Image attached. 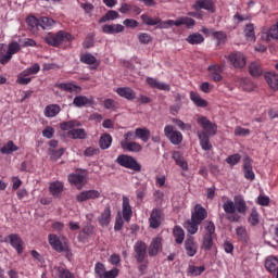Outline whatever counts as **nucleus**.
Segmentation results:
<instances>
[{"label": "nucleus", "instance_id": "nucleus-48", "mask_svg": "<svg viewBox=\"0 0 278 278\" xmlns=\"http://www.w3.org/2000/svg\"><path fill=\"white\" fill-rule=\"evenodd\" d=\"M141 21L144 25H149V26H155V25H160L161 23V18L160 17H151L148 14H142L141 15Z\"/></svg>", "mask_w": 278, "mask_h": 278}, {"label": "nucleus", "instance_id": "nucleus-39", "mask_svg": "<svg viewBox=\"0 0 278 278\" xmlns=\"http://www.w3.org/2000/svg\"><path fill=\"white\" fill-rule=\"evenodd\" d=\"M112 140H113L112 135L108 132L102 134L99 139L100 149H102L103 151H105L106 149H110V147H112Z\"/></svg>", "mask_w": 278, "mask_h": 278}, {"label": "nucleus", "instance_id": "nucleus-60", "mask_svg": "<svg viewBox=\"0 0 278 278\" xmlns=\"http://www.w3.org/2000/svg\"><path fill=\"white\" fill-rule=\"evenodd\" d=\"M138 40L141 45H149L153 40V37L149 33H141L138 35Z\"/></svg>", "mask_w": 278, "mask_h": 278}, {"label": "nucleus", "instance_id": "nucleus-38", "mask_svg": "<svg viewBox=\"0 0 278 278\" xmlns=\"http://www.w3.org/2000/svg\"><path fill=\"white\" fill-rule=\"evenodd\" d=\"M265 79L271 90H278V75L275 72L266 73Z\"/></svg>", "mask_w": 278, "mask_h": 278}, {"label": "nucleus", "instance_id": "nucleus-40", "mask_svg": "<svg viewBox=\"0 0 278 278\" xmlns=\"http://www.w3.org/2000/svg\"><path fill=\"white\" fill-rule=\"evenodd\" d=\"M190 100L197 105V108H207V101L201 98L199 92L191 91Z\"/></svg>", "mask_w": 278, "mask_h": 278}, {"label": "nucleus", "instance_id": "nucleus-53", "mask_svg": "<svg viewBox=\"0 0 278 278\" xmlns=\"http://www.w3.org/2000/svg\"><path fill=\"white\" fill-rule=\"evenodd\" d=\"M75 127H79V122L68 121L60 124V129H62V131H68V129H75Z\"/></svg>", "mask_w": 278, "mask_h": 278}, {"label": "nucleus", "instance_id": "nucleus-57", "mask_svg": "<svg viewBox=\"0 0 278 278\" xmlns=\"http://www.w3.org/2000/svg\"><path fill=\"white\" fill-rule=\"evenodd\" d=\"M212 36L213 38H215V40H217V45H223V42H225V40H227V34H225V31H212Z\"/></svg>", "mask_w": 278, "mask_h": 278}, {"label": "nucleus", "instance_id": "nucleus-10", "mask_svg": "<svg viewBox=\"0 0 278 278\" xmlns=\"http://www.w3.org/2000/svg\"><path fill=\"white\" fill-rule=\"evenodd\" d=\"M164 134L172 144H181L184 141V135L179 130H175L170 125L165 126Z\"/></svg>", "mask_w": 278, "mask_h": 278}, {"label": "nucleus", "instance_id": "nucleus-1", "mask_svg": "<svg viewBox=\"0 0 278 278\" xmlns=\"http://www.w3.org/2000/svg\"><path fill=\"white\" fill-rule=\"evenodd\" d=\"M198 125L202 127V131H198V138L200 141V147L203 151H212V142H210V136H216L218 131V126L212 121L207 119L205 116H199L197 119Z\"/></svg>", "mask_w": 278, "mask_h": 278}, {"label": "nucleus", "instance_id": "nucleus-35", "mask_svg": "<svg viewBox=\"0 0 278 278\" xmlns=\"http://www.w3.org/2000/svg\"><path fill=\"white\" fill-rule=\"evenodd\" d=\"M62 112V108L59 104H50L45 108L43 114L47 118H54Z\"/></svg>", "mask_w": 278, "mask_h": 278}, {"label": "nucleus", "instance_id": "nucleus-23", "mask_svg": "<svg viewBox=\"0 0 278 278\" xmlns=\"http://www.w3.org/2000/svg\"><path fill=\"white\" fill-rule=\"evenodd\" d=\"M98 222L101 225V227H108L110 223L112 222V208L110 205H106L103 210V212L98 217Z\"/></svg>", "mask_w": 278, "mask_h": 278}, {"label": "nucleus", "instance_id": "nucleus-62", "mask_svg": "<svg viewBox=\"0 0 278 278\" xmlns=\"http://www.w3.org/2000/svg\"><path fill=\"white\" fill-rule=\"evenodd\" d=\"M54 135H55V129L53 127H51V126H47L42 130L43 138H48L49 140H51V138H53Z\"/></svg>", "mask_w": 278, "mask_h": 278}, {"label": "nucleus", "instance_id": "nucleus-42", "mask_svg": "<svg viewBox=\"0 0 278 278\" xmlns=\"http://www.w3.org/2000/svg\"><path fill=\"white\" fill-rule=\"evenodd\" d=\"M265 268L268 273H276L278 270V258L269 256L265 261Z\"/></svg>", "mask_w": 278, "mask_h": 278}, {"label": "nucleus", "instance_id": "nucleus-49", "mask_svg": "<svg viewBox=\"0 0 278 278\" xmlns=\"http://www.w3.org/2000/svg\"><path fill=\"white\" fill-rule=\"evenodd\" d=\"M108 269H105V265L101 262L96 263L94 265V274L97 278H105V274Z\"/></svg>", "mask_w": 278, "mask_h": 278}, {"label": "nucleus", "instance_id": "nucleus-4", "mask_svg": "<svg viewBox=\"0 0 278 278\" xmlns=\"http://www.w3.org/2000/svg\"><path fill=\"white\" fill-rule=\"evenodd\" d=\"M173 25H175L176 27H181V25H185L188 29H190V28L194 27V25H197V21H194V18L188 17V16H181L176 21L167 20V21L163 22L161 20V22L157 25V28L159 29H169V27H173Z\"/></svg>", "mask_w": 278, "mask_h": 278}, {"label": "nucleus", "instance_id": "nucleus-29", "mask_svg": "<svg viewBox=\"0 0 278 278\" xmlns=\"http://www.w3.org/2000/svg\"><path fill=\"white\" fill-rule=\"evenodd\" d=\"M93 103H94V100L86 96H76L73 100V105L75 108H86L88 105H92Z\"/></svg>", "mask_w": 278, "mask_h": 278}, {"label": "nucleus", "instance_id": "nucleus-12", "mask_svg": "<svg viewBox=\"0 0 278 278\" xmlns=\"http://www.w3.org/2000/svg\"><path fill=\"white\" fill-rule=\"evenodd\" d=\"M228 60L235 68H244L247 66V58L242 52L230 53Z\"/></svg>", "mask_w": 278, "mask_h": 278}, {"label": "nucleus", "instance_id": "nucleus-58", "mask_svg": "<svg viewBox=\"0 0 278 278\" xmlns=\"http://www.w3.org/2000/svg\"><path fill=\"white\" fill-rule=\"evenodd\" d=\"M12 56L16 55L21 51V45L16 41H12L9 43L8 50H7Z\"/></svg>", "mask_w": 278, "mask_h": 278}, {"label": "nucleus", "instance_id": "nucleus-7", "mask_svg": "<svg viewBox=\"0 0 278 278\" xmlns=\"http://www.w3.org/2000/svg\"><path fill=\"white\" fill-rule=\"evenodd\" d=\"M38 73H40V64L35 63L18 74L16 84L20 86H27L28 84H31V75H38Z\"/></svg>", "mask_w": 278, "mask_h": 278}, {"label": "nucleus", "instance_id": "nucleus-25", "mask_svg": "<svg viewBox=\"0 0 278 278\" xmlns=\"http://www.w3.org/2000/svg\"><path fill=\"white\" fill-rule=\"evenodd\" d=\"M160 251H162V238L156 237L150 243V245L148 248V253H149L150 257H155V255H157V253H160Z\"/></svg>", "mask_w": 278, "mask_h": 278}, {"label": "nucleus", "instance_id": "nucleus-24", "mask_svg": "<svg viewBox=\"0 0 278 278\" xmlns=\"http://www.w3.org/2000/svg\"><path fill=\"white\" fill-rule=\"evenodd\" d=\"M146 83L150 88H155L156 90H164L165 92H170V85L165 83H160L157 79L153 77H148Z\"/></svg>", "mask_w": 278, "mask_h": 278}, {"label": "nucleus", "instance_id": "nucleus-9", "mask_svg": "<svg viewBox=\"0 0 278 278\" xmlns=\"http://www.w3.org/2000/svg\"><path fill=\"white\" fill-rule=\"evenodd\" d=\"M86 177H88L86 169H77L76 173L70 174L67 179L72 186H77L78 190H80L84 186V181H86Z\"/></svg>", "mask_w": 278, "mask_h": 278}, {"label": "nucleus", "instance_id": "nucleus-36", "mask_svg": "<svg viewBox=\"0 0 278 278\" xmlns=\"http://www.w3.org/2000/svg\"><path fill=\"white\" fill-rule=\"evenodd\" d=\"M67 138L73 140H86V130L84 128H74L67 131Z\"/></svg>", "mask_w": 278, "mask_h": 278}, {"label": "nucleus", "instance_id": "nucleus-63", "mask_svg": "<svg viewBox=\"0 0 278 278\" xmlns=\"http://www.w3.org/2000/svg\"><path fill=\"white\" fill-rule=\"evenodd\" d=\"M123 24L125 25V27H128L130 29H136V27H138L139 23L136 20H131V18H126Z\"/></svg>", "mask_w": 278, "mask_h": 278}, {"label": "nucleus", "instance_id": "nucleus-19", "mask_svg": "<svg viewBox=\"0 0 278 278\" xmlns=\"http://www.w3.org/2000/svg\"><path fill=\"white\" fill-rule=\"evenodd\" d=\"M243 175L248 181L255 180V172H253V160H251L249 156L243 159Z\"/></svg>", "mask_w": 278, "mask_h": 278}, {"label": "nucleus", "instance_id": "nucleus-59", "mask_svg": "<svg viewBox=\"0 0 278 278\" xmlns=\"http://www.w3.org/2000/svg\"><path fill=\"white\" fill-rule=\"evenodd\" d=\"M240 160H242V156L239 153L231 154L226 159V162L230 166H236V164H239Z\"/></svg>", "mask_w": 278, "mask_h": 278}, {"label": "nucleus", "instance_id": "nucleus-27", "mask_svg": "<svg viewBox=\"0 0 278 278\" xmlns=\"http://www.w3.org/2000/svg\"><path fill=\"white\" fill-rule=\"evenodd\" d=\"M56 88L63 90V92H75V94H79L81 92V87L73 83L56 84Z\"/></svg>", "mask_w": 278, "mask_h": 278}, {"label": "nucleus", "instance_id": "nucleus-3", "mask_svg": "<svg viewBox=\"0 0 278 278\" xmlns=\"http://www.w3.org/2000/svg\"><path fill=\"white\" fill-rule=\"evenodd\" d=\"M73 35L65 30H59L56 34L49 33L45 37V43L49 45L50 47H60L63 42H72Z\"/></svg>", "mask_w": 278, "mask_h": 278}, {"label": "nucleus", "instance_id": "nucleus-61", "mask_svg": "<svg viewBox=\"0 0 278 278\" xmlns=\"http://www.w3.org/2000/svg\"><path fill=\"white\" fill-rule=\"evenodd\" d=\"M235 136L237 137L251 136V130L249 128H242V126H237L235 128Z\"/></svg>", "mask_w": 278, "mask_h": 278}, {"label": "nucleus", "instance_id": "nucleus-43", "mask_svg": "<svg viewBox=\"0 0 278 278\" xmlns=\"http://www.w3.org/2000/svg\"><path fill=\"white\" fill-rule=\"evenodd\" d=\"M186 40L189 45H201V43L205 42V38L203 37V35H201L199 33H193V34L189 35L186 38Z\"/></svg>", "mask_w": 278, "mask_h": 278}, {"label": "nucleus", "instance_id": "nucleus-44", "mask_svg": "<svg viewBox=\"0 0 278 278\" xmlns=\"http://www.w3.org/2000/svg\"><path fill=\"white\" fill-rule=\"evenodd\" d=\"M18 150V146L14 144V141H8L2 148H0V152L3 155H11L14 151Z\"/></svg>", "mask_w": 278, "mask_h": 278}, {"label": "nucleus", "instance_id": "nucleus-55", "mask_svg": "<svg viewBox=\"0 0 278 278\" xmlns=\"http://www.w3.org/2000/svg\"><path fill=\"white\" fill-rule=\"evenodd\" d=\"M248 222L250 223V225H252V227H257V225H260V213H257V211L252 210Z\"/></svg>", "mask_w": 278, "mask_h": 278}, {"label": "nucleus", "instance_id": "nucleus-41", "mask_svg": "<svg viewBox=\"0 0 278 278\" xmlns=\"http://www.w3.org/2000/svg\"><path fill=\"white\" fill-rule=\"evenodd\" d=\"M173 236L175 238L176 244H184V240L186 239V232L181 226H175L173 230Z\"/></svg>", "mask_w": 278, "mask_h": 278}, {"label": "nucleus", "instance_id": "nucleus-16", "mask_svg": "<svg viewBox=\"0 0 278 278\" xmlns=\"http://www.w3.org/2000/svg\"><path fill=\"white\" fill-rule=\"evenodd\" d=\"M262 40L270 42L271 40H278V21L271 25L268 29H265L261 34Z\"/></svg>", "mask_w": 278, "mask_h": 278}, {"label": "nucleus", "instance_id": "nucleus-5", "mask_svg": "<svg viewBox=\"0 0 278 278\" xmlns=\"http://www.w3.org/2000/svg\"><path fill=\"white\" fill-rule=\"evenodd\" d=\"M204 229L205 233L203 236L202 249L204 251H212L214 239L216 238V226L214 225V222H206Z\"/></svg>", "mask_w": 278, "mask_h": 278}, {"label": "nucleus", "instance_id": "nucleus-32", "mask_svg": "<svg viewBox=\"0 0 278 278\" xmlns=\"http://www.w3.org/2000/svg\"><path fill=\"white\" fill-rule=\"evenodd\" d=\"M11 247L17 251L18 254L23 253V239L17 233L9 235Z\"/></svg>", "mask_w": 278, "mask_h": 278}, {"label": "nucleus", "instance_id": "nucleus-52", "mask_svg": "<svg viewBox=\"0 0 278 278\" xmlns=\"http://www.w3.org/2000/svg\"><path fill=\"white\" fill-rule=\"evenodd\" d=\"M188 273L192 277H199V275H203V273H205V266L190 265L188 268Z\"/></svg>", "mask_w": 278, "mask_h": 278}, {"label": "nucleus", "instance_id": "nucleus-21", "mask_svg": "<svg viewBox=\"0 0 278 278\" xmlns=\"http://www.w3.org/2000/svg\"><path fill=\"white\" fill-rule=\"evenodd\" d=\"M185 250L188 257H194L199 251V245L194 241V237H189L185 241Z\"/></svg>", "mask_w": 278, "mask_h": 278}, {"label": "nucleus", "instance_id": "nucleus-34", "mask_svg": "<svg viewBox=\"0 0 278 278\" xmlns=\"http://www.w3.org/2000/svg\"><path fill=\"white\" fill-rule=\"evenodd\" d=\"M172 157L176 162V165L181 168V170H188V162L186 161L181 152L174 151Z\"/></svg>", "mask_w": 278, "mask_h": 278}, {"label": "nucleus", "instance_id": "nucleus-33", "mask_svg": "<svg viewBox=\"0 0 278 278\" xmlns=\"http://www.w3.org/2000/svg\"><path fill=\"white\" fill-rule=\"evenodd\" d=\"M136 138L141 140L142 142H149V139L151 138V130H149V128L147 127L136 128L134 140H136Z\"/></svg>", "mask_w": 278, "mask_h": 278}, {"label": "nucleus", "instance_id": "nucleus-47", "mask_svg": "<svg viewBox=\"0 0 278 278\" xmlns=\"http://www.w3.org/2000/svg\"><path fill=\"white\" fill-rule=\"evenodd\" d=\"M121 14L117 11L110 10L104 16L99 20V23H108V21H116Z\"/></svg>", "mask_w": 278, "mask_h": 278}, {"label": "nucleus", "instance_id": "nucleus-2", "mask_svg": "<svg viewBox=\"0 0 278 278\" xmlns=\"http://www.w3.org/2000/svg\"><path fill=\"white\" fill-rule=\"evenodd\" d=\"M223 210L226 214H235L232 216H228L227 220L230 223H238V220H240V215L238 214H242L243 216L247 214V201H244V198L241 195H236L233 201L227 200L224 202ZM237 212L238 214H236Z\"/></svg>", "mask_w": 278, "mask_h": 278}, {"label": "nucleus", "instance_id": "nucleus-15", "mask_svg": "<svg viewBox=\"0 0 278 278\" xmlns=\"http://www.w3.org/2000/svg\"><path fill=\"white\" fill-rule=\"evenodd\" d=\"M164 220V212L160 208H153L149 218L151 229H157Z\"/></svg>", "mask_w": 278, "mask_h": 278}, {"label": "nucleus", "instance_id": "nucleus-30", "mask_svg": "<svg viewBox=\"0 0 278 278\" xmlns=\"http://www.w3.org/2000/svg\"><path fill=\"white\" fill-rule=\"evenodd\" d=\"M26 25L31 34H38L40 31V20L34 15H29L26 18Z\"/></svg>", "mask_w": 278, "mask_h": 278}, {"label": "nucleus", "instance_id": "nucleus-54", "mask_svg": "<svg viewBox=\"0 0 278 278\" xmlns=\"http://www.w3.org/2000/svg\"><path fill=\"white\" fill-rule=\"evenodd\" d=\"M249 71H250V75H252V77H260L263 73L262 66H260V64H257V63H251Z\"/></svg>", "mask_w": 278, "mask_h": 278}, {"label": "nucleus", "instance_id": "nucleus-56", "mask_svg": "<svg viewBox=\"0 0 278 278\" xmlns=\"http://www.w3.org/2000/svg\"><path fill=\"white\" fill-rule=\"evenodd\" d=\"M73 274L71 270L64 268V267H58L56 269V278H73Z\"/></svg>", "mask_w": 278, "mask_h": 278}, {"label": "nucleus", "instance_id": "nucleus-31", "mask_svg": "<svg viewBox=\"0 0 278 278\" xmlns=\"http://www.w3.org/2000/svg\"><path fill=\"white\" fill-rule=\"evenodd\" d=\"M103 34H122V31H125V26L121 24H105L102 26Z\"/></svg>", "mask_w": 278, "mask_h": 278}, {"label": "nucleus", "instance_id": "nucleus-6", "mask_svg": "<svg viewBox=\"0 0 278 278\" xmlns=\"http://www.w3.org/2000/svg\"><path fill=\"white\" fill-rule=\"evenodd\" d=\"M116 163L119 166H123V168H128L135 173H140V170H142V165H140V163H138V161L131 155L121 154L117 156Z\"/></svg>", "mask_w": 278, "mask_h": 278}, {"label": "nucleus", "instance_id": "nucleus-45", "mask_svg": "<svg viewBox=\"0 0 278 278\" xmlns=\"http://www.w3.org/2000/svg\"><path fill=\"white\" fill-rule=\"evenodd\" d=\"M39 27H41V29H51L55 27V22L51 17L41 16L39 18Z\"/></svg>", "mask_w": 278, "mask_h": 278}, {"label": "nucleus", "instance_id": "nucleus-51", "mask_svg": "<svg viewBox=\"0 0 278 278\" xmlns=\"http://www.w3.org/2000/svg\"><path fill=\"white\" fill-rule=\"evenodd\" d=\"M236 233L240 242H249V233L247 232V228L239 226L236 228Z\"/></svg>", "mask_w": 278, "mask_h": 278}, {"label": "nucleus", "instance_id": "nucleus-11", "mask_svg": "<svg viewBox=\"0 0 278 278\" xmlns=\"http://www.w3.org/2000/svg\"><path fill=\"white\" fill-rule=\"evenodd\" d=\"M135 258L138 264H142L147 260V243L142 240H138L134 245Z\"/></svg>", "mask_w": 278, "mask_h": 278}, {"label": "nucleus", "instance_id": "nucleus-46", "mask_svg": "<svg viewBox=\"0 0 278 278\" xmlns=\"http://www.w3.org/2000/svg\"><path fill=\"white\" fill-rule=\"evenodd\" d=\"M245 39L249 42H255V26L253 24H248L244 28Z\"/></svg>", "mask_w": 278, "mask_h": 278}, {"label": "nucleus", "instance_id": "nucleus-28", "mask_svg": "<svg viewBox=\"0 0 278 278\" xmlns=\"http://www.w3.org/2000/svg\"><path fill=\"white\" fill-rule=\"evenodd\" d=\"M115 92L119 97H123V99H127V101H134V99H136V91L129 87H119Z\"/></svg>", "mask_w": 278, "mask_h": 278}, {"label": "nucleus", "instance_id": "nucleus-18", "mask_svg": "<svg viewBox=\"0 0 278 278\" xmlns=\"http://www.w3.org/2000/svg\"><path fill=\"white\" fill-rule=\"evenodd\" d=\"M205 218H207V210H205L201 204H197L191 213V220L201 225Z\"/></svg>", "mask_w": 278, "mask_h": 278}, {"label": "nucleus", "instance_id": "nucleus-8", "mask_svg": "<svg viewBox=\"0 0 278 278\" xmlns=\"http://www.w3.org/2000/svg\"><path fill=\"white\" fill-rule=\"evenodd\" d=\"M48 242L56 253H66L68 251V243L62 241L58 235L50 233L48 236Z\"/></svg>", "mask_w": 278, "mask_h": 278}, {"label": "nucleus", "instance_id": "nucleus-14", "mask_svg": "<svg viewBox=\"0 0 278 278\" xmlns=\"http://www.w3.org/2000/svg\"><path fill=\"white\" fill-rule=\"evenodd\" d=\"M210 73V77L212 81L218 84V81H223V71H225V66L220 64H213L207 67Z\"/></svg>", "mask_w": 278, "mask_h": 278}, {"label": "nucleus", "instance_id": "nucleus-20", "mask_svg": "<svg viewBox=\"0 0 278 278\" xmlns=\"http://www.w3.org/2000/svg\"><path fill=\"white\" fill-rule=\"evenodd\" d=\"M122 214L126 223H129L134 216V210H131V204H129V198L126 195L123 197Z\"/></svg>", "mask_w": 278, "mask_h": 278}, {"label": "nucleus", "instance_id": "nucleus-17", "mask_svg": "<svg viewBox=\"0 0 278 278\" xmlns=\"http://www.w3.org/2000/svg\"><path fill=\"white\" fill-rule=\"evenodd\" d=\"M192 9L199 12V10H206L214 14L216 12V7L213 0H197L192 5Z\"/></svg>", "mask_w": 278, "mask_h": 278}, {"label": "nucleus", "instance_id": "nucleus-37", "mask_svg": "<svg viewBox=\"0 0 278 278\" xmlns=\"http://www.w3.org/2000/svg\"><path fill=\"white\" fill-rule=\"evenodd\" d=\"M49 190L54 199H59L62 192H64V185L60 181L52 182L50 184Z\"/></svg>", "mask_w": 278, "mask_h": 278}, {"label": "nucleus", "instance_id": "nucleus-22", "mask_svg": "<svg viewBox=\"0 0 278 278\" xmlns=\"http://www.w3.org/2000/svg\"><path fill=\"white\" fill-rule=\"evenodd\" d=\"M80 62L83 64H87L88 66H91L93 71H97L99 68V62L97 61V58L92 55V53L87 52L80 55Z\"/></svg>", "mask_w": 278, "mask_h": 278}, {"label": "nucleus", "instance_id": "nucleus-26", "mask_svg": "<svg viewBox=\"0 0 278 278\" xmlns=\"http://www.w3.org/2000/svg\"><path fill=\"white\" fill-rule=\"evenodd\" d=\"M121 147L129 153H140L142 151V146L136 141H122Z\"/></svg>", "mask_w": 278, "mask_h": 278}, {"label": "nucleus", "instance_id": "nucleus-13", "mask_svg": "<svg viewBox=\"0 0 278 278\" xmlns=\"http://www.w3.org/2000/svg\"><path fill=\"white\" fill-rule=\"evenodd\" d=\"M100 198H101V192H99V190L91 189V190H86L78 193L76 195V201L78 203H84L86 201H94V199H100Z\"/></svg>", "mask_w": 278, "mask_h": 278}, {"label": "nucleus", "instance_id": "nucleus-64", "mask_svg": "<svg viewBox=\"0 0 278 278\" xmlns=\"http://www.w3.org/2000/svg\"><path fill=\"white\" fill-rule=\"evenodd\" d=\"M118 268L114 267L111 270H106V274L104 275V278H116L118 277Z\"/></svg>", "mask_w": 278, "mask_h": 278}, {"label": "nucleus", "instance_id": "nucleus-50", "mask_svg": "<svg viewBox=\"0 0 278 278\" xmlns=\"http://www.w3.org/2000/svg\"><path fill=\"white\" fill-rule=\"evenodd\" d=\"M199 225H201L199 224V222H194L193 219H190L186 223L185 228L189 233H191V236H194V233L199 231Z\"/></svg>", "mask_w": 278, "mask_h": 278}]
</instances>
